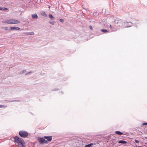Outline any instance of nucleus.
Here are the masks:
<instances>
[{
  "mask_svg": "<svg viewBox=\"0 0 147 147\" xmlns=\"http://www.w3.org/2000/svg\"><path fill=\"white\" fill-rule=\"evenodd\" d=\"M38 141L41 144L45 143L47 142V141L45 140L44 138H40L38 139Z\"/></svg>",
  "mask_w": 147,
  "mask_h": 147,
  "instance_id": "20e7f679",
  "label": "nucleus"
},
{
  "mask_svg": "<svg viewBox=\"0 0 147 147\" xmlns=\"http://www.w3.org/2000/svg\"><path fill=\"white\" fill-rule=\"evenodd\" d=\"M115 133L119 135H122L123 134V133L119 131H116L115 132Z\"/></svg>",
  "mask_w": 147,
  "mask_h": 147,
  "instance_id": "9d476101",
  "label": "nucleus"
},
{
  "mask_svg": "<svg viewBox=\"0 0 147 147\" xmlns=\"http://www.w3.org/2000/svg\"><path fill=\"white\" fill-rule=\"evenodd\" d=\"M135 142L136 143H139V141L136 140H135Z\"/></svg>",
  "mask_w": 147,
  "mask_h": 147,
  "instance_id": "6ab92c4d",
  "label": "nucleus"
},
{
  "mask_svg": "<svg viewBox=\"0 0 147 147\" xmlns=\"http://www.w3.org/2000/svg\"><path fill=\"white\" fill-rule=\"evenodd\" d=\"M29 73H27V74H26V75H27V74H28Z\"/></svg>",
  "mask_w": 147,
  "mask_h": 147,
  "instance_id": "a878e982",
  "label": "nucleus"
},
{
  "mask_svg": "<svg viewBox=\"0 0 147 147\" xmlns=\"http://www.w3.org/2000/svg\"><path fill=\"white\" fill-rule=\"evenodd\" d=\"M32 18L33 19H37L38 18L37 15L36 14H32Z\"/></svg>",
  "mask_w": 147,
  "mask_h": 147,
  "instance_id": "0eeeda50",
  "label": "nucleus"
},
{
  "mask_svg": "<svg viewBox=\"0 0 147 147\" xmlns=\"http://www.w3.org/2000/svg\"><path fill=\"white\" fill-rule=\"evenodd\" d=\"M20 136L23 138L26 137L28 136V133L26 131H20L19 132Z\"/></svg>",
  "mask_w": 147,
  "mask_h": 147,
  "instance_id": "7ed1b4c3",
  "label": "nucleus"
},
{
  "mask_svg": "<svg viewBox=\"0 0 147 147\" xmlns=\"http://www.w3.org/2000/svg\"><path fill=\"white\" fill-rule=\"evenodd\" d=\"M49 17L52 20H53L54 19V17L53 16V15L51 14H49Z\"/></svg>",
  "mask_w": 147,
  "mask_h": 147,
  "instance_id": "4468645a",
  "label": "nucleus"
},
{
  "mask_svg": "<svg viewBox=\"0 0 147 147\" xmlns=\"http://www.w3.org/2000/svg\"><path fill=\"white\" fill-rule=\"evenodd\" d=\"M15 142L19 147H23L24 146V141L22 138H19L17 136L14 138Z\"/></svg>",
  "mask_w": 147,
  "mask_h": 147,
  "instance_id": "f257e3e1",
  "label": "nucleus"
},
{
  "mask_svg": "<svg viewBox=\"0 0 147 147\" xmlns=\"http://www.w3.org/2000/svg\"><path fill=\"white\" fill-rule=\"evenodd\" d=\"M49 9L50 8V6H49Z\"/></svg>",
  "mask_w": 147,
  "mask_h": 147,
  "instance_id": "393cba45",
  "label": "nucleus"
},
{
  "mask_svg": "<svg viewBox=\"0 0 147 147\" xmlns=\"http://www.w3.org/2000/svg\"><path fill=\"white\" fill-rule=\"evenodd\" d=\"M143 125H147V123H144L142 124Z\"/></svg>",
  "mask_w": 147,
  "mask_h": 147,
  "instance_id": "412c9836",
  "label": "nucleus"
},
{
  "mask_svg": "<svg viewBox=\"0 0 147 147\" xmlns=\"http://www.w3.org/2000/svg\"><path fill=\"white\" fill-rule=\"evenodd\" d=\"M20 28L18 27H9V30H20Z\"/></svg>",
  "mask_w": 147,
  "mask_h": 147,
  "instance_id": "39448f33",
  "label": "nucleus"
},
{
  "mask_svg": "<svg viewBox=\"0 0 147 147\" xmlns=\"http://www.w3.org/2000/svg\"><path fill=\"white\" fill-rule=\"evenodd\" d=\"M2 22L4 24H16L20 23V21L14 19H6L2 21Z\"/></svg>",
  "mask_w": 147,
  "mask_h": 147,
  "instance_id": "f03ea898",
  "label": "nucleus"
},
{
  "mask_svg": "<svg viewBox=\"0 0 147 147\" xmlns=\"http://www.w3.org/2000/svg\"><path fill=\"white\" fill-rule=\"evenodd\" d=\"M93 145L92 143H91L88 145H86L84 147H92V146Z\"/></svg>",
  "mask_w": 147,
  "mask_h": 147,
  "instance_id": "9b49d317",
  "label": "nucleus"
},
{
  "mask_svg": "<svg viewBox=\"0 0 147 147\" xmlns=\"http://www.w3.org/2000/svg\"><path fill=\"white\" fill-rule=\"evenodd\" d=\"M44 138L47 140L48 141H51L52 139V137L51 136H44Z\"/></svg>",
  "mask_w": 147,
  "mask_h": 147,
  "instance_id": "423d86ee",
  "label": "nucleus"
},
{
  "mask_svg": "<svg viewBox=\"0 0 147 147\" xmlns=\"http://www.w3.org/2000/svg\"><path fill=\"white\" fill-rule=\"evenodd\" d=\"M7 107V106H4V105H0V107Z\"/></svg>",
  "mask_w": 147,
  "mask_h": 147,
  "instance_id": "a211bd4d",
  "label": "nucleus"
},
{
  "mask_svg": "<svg viewBox=\"0 0 147 147\" xmlns=\"http://www.w3.org/2000/svg\"><path fill=\"white\" fill-rule=\"evenodd\" d=\"M4 29L6 30H9V28H8V27H4Z\"/></svg>",
  "mask_w": 147,
  "mask_h": 147,
  "instance_id": "dca6fc26",
  "label": "nucleus"
},
{
  "mask_svg": "<svg viewBox=\"0 0 147 147\" xmlns=\"http://www.w3.org/2000/svg\"><path fill=\"white\" fill-rule=\"evenodd\" d=\"M60 21L61 22H63L64 21V20L62 19H60Z\"/></svg>",
  "mask_w": 147,
  "mask_h": 147,
  "instance_id": "aec40b11",
  "label": "nucleus"
},
{
  "mask_svg": "<svg viewBox=\"0 0 147 147\" xmlns=\"http://www.w3.org/2000/svg\"><path fill=\"white\" fill-rule=\"evenodd\" d=\"M50 23L53 25L54 24V23L53 22H50Z\"/></svg>",
  "mask_w": 147,
  "mask_h": 147,
  "instance_id": "5701e85b",
  "label": "nucleus"
},
{
  "mask_svg": "<svg viewBox=\"0 0 147 147\" xmlns=\"http://www.w3.org/2000/svg\"><path fill=\"white\" fill-rule=\"evenodd\" d=\"M119 143H121L122 144H125L127 143V141L123 140H120L119 141Z\"/></svg>",
  "mask_w": 147,
  "mask_h": 147,
  "instance_id": "6e6552de",
  "label": "nucleus"
},
{
  "mask_svg": "<svg viewBox=\"0 0 147 147\" xmlns=\"http://www.w3.org/2000/svg\"><path fill=\"white\" fill-rule=\"evenodd\" d=\"M30 72H29V73H30Z\"/></svg>",
  "mask_w": 147,
  "mask_h": 147,
  "instance_id": "bb28decb",
  "label": "nucleus"
},
{
  "mask_svg": "<svg viewBox=\"0 0 147 147\" xmlns=\"http://www.w3.org/2000/svg\"><path fill=\"white\" fill-rule=\"evenodd\" d=\"M101 31L104 33H107L108 32L107 30L104 29L101 30Z\"/></svg>",
  "mask_w": 147,
  "mask_h": 147,
  "instance_id": "ddd939ff",
  "label": "nucleus"
},
{
  "mask_svg": "<svg viewBox=\"0 0 147 147\" xmlns=\"http://www.w3.org/2000/svg\"><path fill=\"white\" fill-rule=\"evenodd\" d=\"M8 9L7 8H3V7H0V10H5Z\"/></svg>",
  "mask_w": 147,
  "mask_h": 147,
  "instance_id": "f8f14e48",
  "label": "nucleus"
},
{
  "mask_svg": "<svg viewBox=\"0 0 147 147\" xmlns=\"http://www.w3.org/2000/svg\"><path fill=\"white\" fill-rule=\"evenodd\" d=\"M110 27L111 28V25H110Z\"/></svg>",
  "mask_w": 147,
  "mask_h": 147,
  "instance_id": "b1692460",
  "label": "nucleus"
},
{
  "mask_svg": "<svg viewBox=\"0 0 147 147\" xmlns=\"http://www.w3.org/2000/svg\"><path fill=\"white\" fill-rule=\"evenodd\" d=\"M26 71V70H24L20 72V74H22L25 73Z\"/></svg>",
  "mask_w": 147,
  "mask_h": 147,
  "instance_id": "f3484780",
  "label": "nucleus"
},
{
  "mask_svg": "<svg viewBox=\"0 0 147 147\" xmlns=\"http://www.w3.org/2000/svg\"><path fill=\"white\" fill-rule=\"evenodd\" d=\"M25 34H27V35H33L34 34V32H26L25 33Z\"/></svg>",
  "mask_w": 147,
  "mask_h": 147,
  "instance_id": "2eb2a0df",
  "label": "nucleus"
},
{
  "mask_svg": "<svg viewBox=\"0 0 147 147\" xmlns=\"http://www.w3.org/2000/svg\"><path fill=\"white\" fill-rule=\"evenodd\" d=\"M41 14L42 16H44L45 17H47V15H46V13L44 11H42L41 13Z\"/></svg>",
  "mask_w": 147,
  "mask_h": 147,
  "instance_id": "1a4fd4ad",
  "label": "nucleus"
},
{
  "mask_svg": "<svg viewBox=\"0 0 147 147\" xmlns=\"http://www.w3.org/2000/svg\"><path fill=\"white\" fill-rule=\"evenodd\" d=\"M89 28L91 30L92 29V27L91 26H90Z\"/></svg>",
  "mask_w": 147,
  "mask_h": 147,
  "instance_id": "4be33fe9",
  "label": "nucleus"
}]
</instances>
